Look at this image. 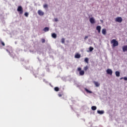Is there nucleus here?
<instances>
[{
  "label": "nucleus",
  "mask_w": 127,
  "mask_h": 127,
  "mask_svg": "<svg viewBox=\"0 0 127 127\" xmlns=\"http://www.w3.org/2000/svg\"><path fill=\"white\" fill-rule=\"evenodd\" d=\"M81 57V55H79V54H77L75 55V58L79 59Z\"/></svg>",
  "instance_id": "15"
},
{
  "label": "nucleus",
  "mask_w": 127,
  "mask_h": 127,
  "mask_svg": "<svg viewBox=\"0 0 127 127\" xmlns=\"http://www.w3.org/2000/svg\"><path fill=\"white\" fill-rule=\"evenodd\" d=\"M55 21H58V19L57 18L55 19Z\"/></svg>",
  "instance_id": "31"
},
{
  "label": "nucleus",
  "mask_w": 127,
  "mask_h": 127,
  "mask_svg": "<svg viewBox=\"0 0 127 127\" xmlns=\"http://www.w3.org/2000/svg\"><path fill=\"white\" fill-rule=\"evenodd\" d=\"M91 110H92V111H96L97 110V107H96V106H92L91 107Z\"/></svg>",
  "instance_id": "18"
},
{
  "label": "nucleus",
  "mask_w": 127,
  "mask_h": 127,
  "mask_svg": "<svg viewBox=\"0 0 127 127\" xmlns=\"http://www.w3.org/2000/svg\"><path fill=\"white\" fill-rule=\"evenodd\" d=\"M84 61L86 62V63H89V59H88V58H86Z\"/></svg>",
  "instance_id": "22"
},
{
  "label": "nucleus",
  "mask_w": 127,
  "mask_h": 127,
  "mask_svg": "<svg viewBox=\"0 0 127 127\" xmlns=\"http://www.w3.org/2000/svg\"><path fill=\"white\" fill-rule=\"evenodd\" d=\"M88 66H85L84 67V71H87V70H88Z\"/></svg>",
  "instance_id": "23"
},
{
  "label": "nucleus",
  "mask_w": 127,
  "mask_h": 127,
  "mask_svg": "<svg viewBox=\"0 0 127 127\" xmlns=\"http://www.w3.org/2000/svg\"><path fill=\"white\" fill-rule=\"evenodd\" d=\"M102 32L103 35H106V34H107V30H106V29H102Z\"/></svg>",
  "instance_id": "9"
},
{
  "label": "nucleus",
  "mask_w": 127,
  "mask_h": 127,
  "mask_svg": "<svg viewBox=\"0 0 127 127\" xmlns=\"http://www.w3.org/2000/svg\"><path fill=\"white\" fill-rule=\"evenodd\" d=\"M43 31L45 32H47V31H49V28L48 27H46L43 29Z\"/></svg>",
  "instance_id": "10"
},
{
  "label": "nucleus",
  "mask_w": 127,
  "mask_h": 127,
  "mask_svg": "<svg viewBox=\"0 0 127 127\" xmlns=\"http://www.w3.org/2000/svg\"><path fill=\"white\" fill-rule=\"evenodd\" d=\"M43 7L44 8H47V7H48V5H47V4H45L43 5Z\"/></svg>",
  "instance_id": "24"
},
{
  "label": "nucleus",
  "mask_w": 127,
  "mask_h": 127,
  "mask_svg": "<svg viewBox=\"0 0 127 127\" xmlns=\"http://www.w3.org/2000/svg\"><path fill=\"white\" fill-rule=\"evenodd\" d=\"M62 43H65V39L64 38L62 39Z\"/></svg>",
  "instance_id": "26"
},
{
  "label": "nucleus",
  "mask_w": 127,
  "mask_h": 127,
  "mask_svg": "<svg viewBox=\"0 0 127 127\" xmlns=\"http://www.w3.org/2000/svg\"><path fill=\"white\" fill-rule=\"evenodd\" d=\"M89 21L91 23L93 24V23H95V19L93 17H91L89 19Z\"/></svg>",
  "instance_id": "7"
},
{
  "label": "nucleus",
  "mask_w": 127,
  "mask_h": 127,
  "mask_svg": "<svg viewBox=\"0 0 127 127\" xmlns=\"http://www.w3.org/2000/svg\"><path fill=\"white\" fill-rule=\"evenodd\" d=\"M63 95V93H59V94H58V96H59V97H62V95Z\"/></svg>",
  "instance_id": "27"
},
{
  "label": "nucleus",
  "mask_w": 127,
  "mask_h": 127,
  "mask_svg": "<svg viewBox=\"0 0 127 127\" xmlns=\"http://www.w3.org/2000/svg\"><path fill=\"white\" fill-rule=\"evenodd\" d=\"M122 79H123V77H122L121 78H120V80H122Z\"/></svg>",
  "instance_id": "33"
},
{
  "label": "nucleus",
  "mask_w": 127,
  "mask_h": 127,
  "mask_svg": "<svg viewBox=\"0 0 127 127\" xmlns=\"http://www.w3.org/2000/svg\"><path fill=\"white\" fill-rule=\"evenodd\" d=\"M116 75L117 76V77H120V72L119 71H116L115 72Z\"/></svg>",
  "instance_id": "17"
},
{
  "label": "nucleus",
  "mask_w": 127,
  "mask_h": 127,
  "mask_svg": "<svg viewBox=\"0 0 127 127\" xmlns=\"http://www.w3.org/2000/svg\"><path fill=\"white\" fill-rule=\"evenodd\" d=\"M41 41H42V43H45V39H42Z\"/></svg>",
  "instance_id": "28"
},
{
  "label": "nucleus",
  "mask_w": 127,
  "mask_h": 127,
  "mask_svg": "<svg viewBox=\"0 0 127 127\" xmlns=\"http://www.w3.org/2000/svg\"><path fill=\"white\" fill-rule=\"evenodd\" d=\"M123 52H126V51H127V46H123Z\"/></svg>",
  "instance_id": "11"
},
{
  "label": "nucleus",
  "mask_w": 127,
  "mask_h": 127,
  "mask_svg": "<svg viewBox=\"0 0 127 127\" xmlns=\"http://www.w3.org/2000/svg\"><path fill=\"white\" fill-rule=\"evenodd\" d=\"M115 21H116V22H119L121 23V22L123 21V18H122L121 17H118L116 18Z\"/></svg>",
  "instance_id": "4"
},
{
  "label": "nucleus",
  "mask_w": 127,
  "mask_h": 127,
  "mask_svg": "<svg viewBox=\"0 0 127 127\" xmlns=\"http://www.w3.org/2000/svg\"><path fill=\"white\" fill-rule=\"evenodd\" d=\"M38 14L40 16L44 15V12L42 11L41 10H39L38 11Z\"/></svg>",
  "instance_id": "6"
},
{
  "label": "nucleus",
  "mask_w": 127,
  "mask_h": 127,
  "mask_svg": "<svg viewBox=\"0 0 127 127\" xmlns=\"http://www.w3.org/2000/svg\"><path fill=\"white\" fill-rule=\"evenodd\" d=\"M87 38H88V36H85V39H87Z\"/></svg>",
  "instance_id": "32"
},
{
  "label": "nucleus",
  "mask_w": 127,
  "mask_h": 127,
  "mask_svg": "<svg viewBox=\"0 0 127 127\" xmlns=\"http://www.w3.org/2000/svg\"><path fill=\"white\" fill-rule=\"evenodd\" d=\"M89 49V51L90 52H92V51H93L94 50V48H93L92 47H90Z\"/></svg>",
  "instance_id": "21"
},
{
  "label": "nucleus",
  "mask_w": 127,
  "mask_h": 127,
  "mask_svg": "<svg viewBox=\"0 0 127 127\" xmlns=\"http://www.w3.org/2000/svg\"><path fill=\"white\" fill-rule=\"evenodd\" d=\"M77 71L79 72L80 76H84V75H85V71L82 70V68L78 67Z\"/></svg>",
  "instance_id": "2"
},
{
  "label": "nucleus",
  "mask_w": 127,
  "mask_h": 127,
  "mask_svg": "<svg viewBox=\"0 0 127 127\" xmlns=\"http://www.w3.org/2000/svg\"><path fill=\"white\" fill-rule=\"evenodd\" d=\"M28 13H27V12H25V13H24V15H25V16H26V17H28Z\"/></svg>",
  "instance_id": "25"
},
{
  "label": "nucleus",
  "mask_w": 127,
  "mask_h": 127,
  "mask_svg": "<svg viewBox=\"0 0 127 127\" xmlns=\"http://www.w3.org/2000/svg\"><path fill=\"white\" fill-rule=\"evenodd\" d=\"M85 91H86V92H87V93H88V94H92V91H90L89 90H88V89L87 88H85L84 89Z\"/></svg>",
  "instance_id": "13"
},
{
  "label": "nucleus",
  "mask_w": 127,
  "mask_h": 127,
  "mask_svg": "<svg viewBox=\"0 0 127 127\" xmlns=\"http://www.w3.org/2000/svg\"><path fill=\"white\" fill-rule=\"evenodd\" d=\"M111 44H112V47H116L119 46V42L116 41V39H113L111 41Z\"/></svg>",
  "instance_id": "1"
},
{
  "label": "nucleus",
  "mask_w": 127,
  "mask_h": 127,
  "mask_svg": "<svg viewBox=\"0 0 127 127\" xmlns=\"http://www.w3.org/2000/svg\"><path fill=\"white\" fill-rule=\"evenodd\" d=\"M52 37H53V38H57V35H56V34L55 33H54L52 34Z\"/></svg>",
  "instance_id": "12"
},
{
  "label": "nucleus",
  "mask_w": 127,
  "mask_h": 127,
  "mask_svg": "<svg viewBox=\"0 0 127 127\" xmlns=\"http://www.w3.org/2000/svg\"><path fill=\"white\" fill-rule=\"evenodd\" d=\"M6 51L8 52L9 54H10V52L8 51V50H6Z\"/></svg>",
  "instance_id": "30"
},
{
  "label": "nucleus",
  "mask_w": 127,
  "mask_h": 127,
  "mask_svg": "<svg viewBox=\"0 0 127 127\" xmlns=\"http://www.w3.org/2000/svg\"><path fill=\"white\" fill-rule=\"evenodd\" d=\"M101 26H97L96 27V30L98 31V33H101Z\"/></svg>",
  "instance_id": "8"
},
{
  "label": "nucleus",
  "mask_w": 127,
  "mask_h": 127,
  "mask_svg": "<svg viewBox=\"0 0 127 127\" xmlns=\"http://www.w3.org/2000/svg\"><path fill=\"white\" fill-rule=\"evenodd\" d=\"M97 113H98V114H100V115H103V114H104V113H105V112H104V111L98 110V111H97Z\"/></svg>",
  "instance_id": "14"
},
{
  "label": "nucleus",
  "mask_w": 127,
  "mask_h": 127,
  "mask_svg": "<svg viewBox=\"0 0 127 127\" xmlns=\"http://www.w3.org/2000/svg\"><path fill=\"white\" fill-rule=\"evenodd\" d=\"M106 72L109 75H113V70L110 68L107 69Z\"/></svg>",
  "instance_id": "5"
},
{
  "label": "nucleus",
  "mask_w": 127,
  "mask_h": 127,
  "mask_svg": "<svg viewBox=\"0 0 127 127\" xmlns=\"http://www.w3.org/2000/svg\"><path fill=\"white\" fill-rule=\"evenodd\" d=\"M54 90L56 91V92H58L59 91V87H55Z\"/></svg>",
  "instance_id": "20"
},
{
  "label": "nucleus",
  "mask_w": 127,
  "mask_h": 127,
  "mask_svg": "<svg viewBox=\"0 0 127 127\" xmlns=\"http://www.w3.org/2000/svg\"><path fill=\"white\" fill-rule=\"evenodd\" d=\"M94 83L96 87H99L100 86V83H99L98 82L94 81Z\"/></svg>",
  "instance_id": "16"
},
{
  "label": "nucleus",
  "mask_w": 127,
  "mask_h": 127,
  "mask_svg": "<svg viewBox=\"0 0 127 127\" xmlns=\"http://www.w3.org/2000/svg\"><path fill=\"white\" fill-rule=\"evenodd\" d=\"M17 10L19 12V14H22L23 13V9L21 6H18Z\"/></svg>",
  "instance_id": "3"
},
{
  "label": "nucleus",
  "mask_w": 127,
  "mask_h": 127,
  "mask_svg": "<svg viewBox=\"0 0 127 127\" xmlns=\"http://www.w3.org/2000/svg\"><path fill=\"white\" fill-rule=\"evenodd\" d=\"M0 44H1V45L2 46H5V44H4V43L2 41H1V40H0Z\"/></svg>",
  "instance_id": "19"
},
{
  "label": "nucleus",
  "mask_w": 127,
  "mask_h": 127,
  "mask_svg": "<svg viewBox=\"0 0 127 127\" xmlns=\"http://www.w3.org/2000/svg\"><path fill=\"white\" fill-rule=\"evenodd\" d=\"M124 79L125 81H127V77H124Z\"/></svg>",
  "instance_id": "29"
}]
</instances>
